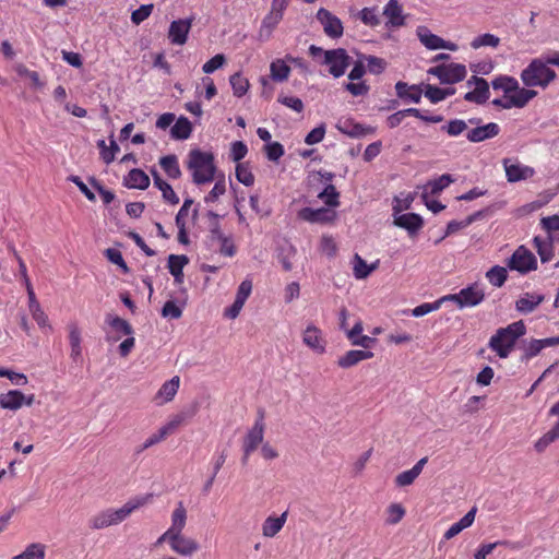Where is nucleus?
I'll return each mask as SVG.
<instances>
[{
    "mask_svg": "<svg viewBox=\"0 0 559 559\" xmlns=\"http://www.w3.org/2000/svg\"><path fill=\"white\" fill-rule=\"evenodd\" d=\"M526 332L523 321H516L506 328H500L489 340V348L500 358H507L513 350L516 341Z\"/></svg>",
    "mask_w": 559,
    "mask_h": 559,
    "instance_id": "nucleus-1",
    "label": "nucleus"
},
{
    "mask_svg": "<svg viewBox=\"0 0 559 559\" xmlns=\"http://www.w3.org/2000/svg\"><path fill=\"white\" fill-rule=\"evenodd\" d=\"M187 167L195 185L209 183L215 179L216 167L212 153L198 148L191 150L188 154Z\"/></svg>",
    "mask_w": 559,
    "mask_h": 559,
    "instance_id": "nucleus-2",
    "label": "nucleus"
},
{
    "mask_svg": "<svg viewBox=\"0 0 559 559\" xmlns=\"http://www.w3.org/2000/svg\"><path fill=\"white\" fill-rule=\"evenodd\" d=\"M555 79L556 72L540 58L532 60L521 73V80L527 87L546 88Z\"/></svg>",
    "mask_w": 559,
    "mask_h": 559,
    "instance_id": "nucleus-3",
    "label": "nucleus"
},
{
    "mask_svg": "<svg viewBox=\"0 0 559 559\" xmlns=\"http://www.w3.org/2000/svg\"><path fill=\"white\" fill-rule=\"evenodd\" d=\"M309 53L313 58L323 56L322 63L329 67V72L334 78L342 76L350 64V57L343 48L323 50L321 47L311 45Z\"/></svg>",
    "mask_w": 559,
    "mask_h": 559,
    "instance_id": "nucleus-4",
    "label": "nucleus"
},
{
    "mask_svg": "<svg viewBox=\"0 0 559 559\" xmlns=\"http://www.w3.org/2000/svg\"><path fill=\"white\" fill-rule=\"evenodd\" d=\"M205 243L209 249L227 258H233L237 253L233 237L225 235L219 224L216 223L210 226Z\"/></svg>",
    "mask_w": 559,
    "mask_h": 559,
    "instance_id": "nucleus-5",
    "label": "nucleus"
},
{
    "mask_svg": "<svg viewBox=\"0 0 559 559\" xmlns=\"http://www.w3.org/2000/svg\"><path fill=\"white\" fill-rule=\"evenodd\" d=\"M428 73L438 78L443 84H454L463 81L467 71L464 64L449 63L430 68Z\"/></svg>",
    "mask_w": 559,
    "mask_h": 559,
    "instance_id": "nucleus-6",
    "label": "nucleus"
},
{
    "mask_svg": "<svg viewBox=\"0 0 559 559\" xmlns=\"http://www.w3.org/2000/svg\"><path fill=\"white\" fill-rule=\"evenodd\" d=\"M264 411L260 409L253 426L251 427V429H249V431L243 438L242 451L247 455H250L258 449L260 444H262L264 439Z\"/></svg>",
    "mask_w": 559,
    "mask_h": 559,
    "instance_id": "nucleus-7",
    "label": "nucleus"
},
{
    "mask_svg": "<svg viewBox=\"0 0 559 559\" xmlns=\"http://www.w3.org/2000/svg\"><path fill=\"white\" fill-rule=\"evenodd\" d=\"M511 270L526 274L537 269L536 257L524 246H520L508 261Z\"/></svg>",
    "mask_w": 559,
    "mask_h": 559,
    "instance_id": "nucleus-8",
    "label": "nucleus"
},
{
    "mask_svg": "<svg viewBox=\"0 0 559 559\" xmlns=\"http://www.w3.org/2000/svg\"><path fill=\"white\" fill-rule=\"evenodd\" d=\"M187 519H188V512L187 509L183 506L182 501H179L176 504V508L171 512V524L170 526L157 538L156 544L160 545L163 544L166 538H169L171 536L182 534V531L185 530L187 525Z\"/></svg>",
    "mask_w": 559,
    "mask_h": 559,
    "instance_id": "nucleus-9",
    "label": "nucleus"
},
{
    "mask_svg": "<svg viewBox=\"0 0 559 559\" xmlns=\"http://www.w3.org/2000/svg\"><path fill=\"white\" fill-rule=\"evenodd\" d=\"M484 290L477 285L463 288L457 294L447 295V301H454L460 308L474 307L483 301Z\"/></svg>",
    "mask_w": 559,
    "mask_h": 559,
    "instance_id": "nucleus-10",
    "label": "nucleus"
},
{
    "mask_svg": "<svg viewBox=\"0 0 559 559\" xmlns=\"http://www.w3.org/2000/svg\"><path fill=\"white\" fill-rule=\"evenodd\" d=\"M394 224L406 229L409 234H414L423 227V218L415 213L401 214L403 207L400 205V198L394 199Z\"/></svg>",
    "mask_w": 559,
    "mask_h": 559,
    "instance_id": "nucleus-11",
    "label": "nucleus"
},
{
    "mask_svg": "<svg viewBox=\"0 0 559 559\" xmlns=\"http://www.w3.org/2000/svg\"><path fill=\"white\" fill-rule=\"evenodd\" d=\"M164 543H167L174 552L183 557H191L200 549V545L194 538L183 534L166 538Z\"/></svg>",
    "mask_w": 559,
    "mask_h": 559,
    "instance_id": "nucleus-12",
    "label": "nucleus"
},
{
    "mask_svg": "<svg viewBox=\"0 0 559 559\" xmlns=\"http://www.w3.org/2000/svg\"><path fill=\"white\" fill-rule=\"evenodd\" d=\"M417 37L420 43L430 50L448 49L456 51L457 45L452 41H447L438 35L432 34L426 26H418L416 29Z\"/></svg>",
    "mask_w": 559,
    "mask_h": 559,
    "instance_id": "nucleus-13",
    "label": "nucleus"
},
{
    "mask_svg": "<svg viewBox=\"0 0 559 559\" xmlns=\"http://www.w3.org/2000/svg\"><path fill=\"white\" fill-rule=\"evenodd\" d=\"M317 19L323 26L326 36L331 38H340L343 35L342 21L332 14L329 10L321 8L317 12Z\"/></svg>",
    "mask_w": 559,
    "mask_h": 559,
    "instance_id": "nucleus-14",
    "label": "nucleus"
},
{
    "mask_svg": "<svg viewBox=\"0 0 559 559\" xmlns=\"http://www.w3.org/2000/svg\"><path fill=\"white\" fill-rule=\"evenodd\" d=\"M506 177L509 182H518L532 178L535 174L534 168L523 165L511 158L503 159Z\"/></svg>",
    "mask_w": 559,
    "mask_h": 559,
    "instance_id": "nucleus-15",
    "label": "nucleus"
},
{
    "mask_svg": "<svg viewBox=\"0 0 559 559\" xmlns=\"http://www.w3.org/2000/svg\"><path fill=\"white\" fill-rule=\"evenodd\" d=\"M193 19H179L170 23L168 39L173 45L182 46L187 43Z\"/></svg>",
    "mask_w": 559,
    "mask_h": 559,
    "instance_id": "nucleus-16",
    "label": "nucleus"
},
{
    "mask_svg": "<svg viewBox=\"0 0 559 559\" xmlns=\"http://www.w3.org/2000/svg\"><path fill=\"white\" fill-rule=\"evenodd\" d=\"M302 343L316 354L325 352L326 342L322 331L313 324H309L302 332Z\"/></svg>",
    "mask_w": 559,
    "mask_h": 559,
    "instance_id": "nucleus-17",
    "label": "nucleus"
},
{
    "mask_svg": "<svg viewBox=\"0 0 559 559\" xmlns=\"http://www.w3.org/2000/svg\"><path fill=\"white\" fill-rule=\"evenodd\" d=\"M474 124L475 127L466 132V139L472 143H479L485 140L497 136L500 132V127L496 122H489L487 124Z\"/></svg>",
    "mask_w": 559,
    "mask_h": 559,
    "instance_id": "nucleus-18",
    "label": "nucleus"
},
{
    "mask_svg": "<svg viewBox=\"0 0 559 559\" xmlns=\"http://www.w3.org/2000/svg\"><path fill=\"white\" fill-rule=\"evenodd\" d=\"M336 129L350 138H361L372 134L374 129L356 122L352 118H341L336 123Z\"/></svg>",
    "mask_w": 559,
    "mask_h": 559,
    "instance_id": "nucleus-19",
    "label": "nucleus"
},
{
    "mask_svg": "<svg viewBox=\"0 0 559 559\" xmlns=\"http://www.w3.org/2000/svg\"><path fill=\"white\" fill-rule=\"evenodd\" d=\"M407 116H413L423 121L430 122V123H438L443 120L442 116L438 115L437 117H421V111L419 109L407 108V109L399 110V111L392 114L391 116H389L386 119V123H388L389 128H396L397 126L401 124L403 119Z\"/></svg>",
    "mask_w": 559,
    "mask_h": 559,
    "instance_id": "nucleus-20",
    "label": "nucleus"
},
{
    "mask_svg": "<svg viewBox=\"0 0 559 559\" xmlns=\"http://www.w3.org/2000/svg\"><path fill=\"white\" fill-rule=\"evenodd\" d=\"M34 402V395L25 396L21 391L11 390L8 393L0 395V407L4 409L15 411L19 409L23 404L32 405Z\"/></svg>",
    "mask_w": 559,
    "mask_h": 559,
    "instance_id": "nucleus-21",
    "label": "nucleus"
},
{
    "mask_svg": "<svg viewBox=\"0 0 559 559\" xmlns=\"http://www.w3.org/2000/svg\"><path fill=\"white\" fill-rule=\"evenodd\" d=\"M298 217L309 223H329L335 217V213L332 210L320 207L311 209L304 207L298 212Z\"/></svg>",
    "mask_w": 559,
    "mask_h": 559,
    "instance_id": "nucleus-22",
    "label": "nucleus"
},
{
    "mask_svg": "<svg viewBox=\"0 0 559 559\" xmlns=\"http://www.w3.org/2000/svg\"><path fill=\"white\" fill-rule=\"evenodd\" d=\"M198 411L197 405H193L191 409L182 412L176 415L169 423L165 426L160 427L155 435L160 440H165L170 433H173L180 425H182L188 418H191L195 415Z\"/></svg>",
    "mask_w": 559,
    "mask_h": 559,
    "instance_id": "nucleus-23",
    "label": "nucleus"
},
{
    "mask_svg": "<svg viewBox=\"0 0 559 559\" xmlns=\"http://www.w3.org/2000/svg\"><path fill=\"white\" fill-rule=\"evenodd\" d=\"M198 411L197 405H193L191 409L182 412L176 415L169 423L165 426L160 427L155 435L160 440H165L170 433H173L180 425H182L188 418H191L195 415Z\"/></svg>",
    "mask_w": 559,
    "mask_h": 559,
    "instance_id": "nucleus-24",
    "label": "nucleus"
},
{
    "mask_svg": "<svg viewBox=\"0 0 559 559\" xmlns=\"http://www.w3.org/2000/svg\"><path fill=\"white\" fill-rule=\"evenodd\" d=\"M151 496H141L129 499L121 508L114 509L117 523L124 521L132 512L146 504Z\"/></svg>",
    "mask_w": 559,
    "mask_h": 559,
    "instance_id": "nucleus-25",
    "label": "nucleus"
},
{
    "mask_svg": "<svg viewBox=\"0 0 559 559\" xmlns=\"http://www.w3.org/2000/svg\"><path fill=\"white\" fill-rule=\"evenodd\" d=\"M383 15L388 19V25L401 27L405 24L402 5L397 0H389L383 9Z\"/></svg>",
    "mask_w": 559,
    "mask_h": 559,
    "instance_id": "nucleus-26",
    "label": "nucleus"
},
{
    "mask_svg": "<svg viewBox=\"0 0 559 559\" xmlns=\"http://www.w3.org/2000/svg\"><path fill=\"white\" fill-rule=\"evenodd\" d=\"M559 237L557 236H547L546 239H543L538 236L534 237L533 242L534 247L537 250V253L540 257V261L546 263L550 261L554 257L552 245L555 241H558Z\"/></svg>",
    "mask_w": 559,
    "mask_h": 559,
    "instance_id": "nucleus-27",
    "label": "nucleus"
},
{
    "mask_svg": "<svg viewBox=\"0 0 559 559\" xmlns=\"http://www.w3.org/2000/svg\"><path fill=\"white\" fill-rule=\"evenodd\" d=\"M373 357V353L370 350L364 349H352L346 352L343 356H341L337 360V365L341 368H350L358 362L370 359Z\"/></svg>",
    "mask_w": 559,
    "mask_h": 559,
    "instance_id": "nucleus-28",
    "label": "nucleus"
},
{
    "mask_svg": "<svg viewBox=\"0 0 559 559\" xmlns=\"http://www.w3.org/2000/svg\"><path fill=\"white\" fill-rule=\"evenodd\" d=\"M427 461H428L427 457H423L411 469L400 473L395 477L396 486L397 487H406V486L412 485L415 481V479L423 472V468L426 465Z\"/></svg>",
    "mask_w": 559,
    "mask_h": 559,
    "instance_id": "nucleus-29",
    "label": "nucleus"
},
{
    "mask_svg": "<svg viewBox=\"0 0 559 559\" xmlns=\"http://www.w3.org/2000/svg\"><path fill=\"white\" fill-rule=\"evenodd\" d=\"M543 301V295L525 293L516 300L515 308L519 312L527 314L533 312Z\"/></svg>",
    "mask_w": 559,
    "mask_h": 559,
    "instance_id": "nucleus-30",
    "label": "nucleus"
},
{
    "mask_svg": "<svg viewBox=\"0 0 559 559\" xmlns=\"http://www.w3.org/2000/svg\"><path fill=\"white\" fill-rule=\"evenodd\" d=\"M479 118H471L467 121L463 119H452L447 124L441 127V130L444 131L449 136H459L463 134L465 131L467 132L468 126L476 124L480 122Z\"/></svg>",
    "mask_w": 559,
    "mask_h": 559,
    "instance_id": "nucleus-31",
    "label": "nucleus"
},
{
    "mask_svg": "<svg viewBox=\"0 0 559 559\" xmlns=\"http://www.w3.org/2000/svg\"><path fill=\"white\" fill-rule=\"evenodd\" d=\"M537 95V92L530 88L520 87L518 84L516 90L508 95L512 108H523L531 99Z\"/></svg>",
    "mask_w": 559,
    "mask_h": 559,
    "instance_id": "nucleus-32",
    "label": "nucleus"
},
{
    "mask_svg": "<svg viewBox=\"0 0 559 559\" xmlns=\"http://www.w3.org/2000/svg\"><path fill=\"white\" fill-rule=\"evenodd\" d=\"M287 519V512L280 516H267L262 524V534L264 537L272 538L281 532Z\"/></svg>",
    "mask_w": 559,
    "mask_h": 559,
    "instance_id": "nucleus-33",
    "label": "nucleus"
},
{
    "mask_svg": "<svg viewBox=\"0 0 559 559\" xmlns=\"http://www.w3.org/2000/svg\"><path fill=\"white\" fill-rule=\"evenodd\" d=\"M476 512L477 509L474 507L459 522L452 524L444 533V539L449 540L459 535L463 530L469 527L475 521Z\"/></svg>",
    "mask_w": 559,
    "mask_h": 559,
    "instance_id": "nucleus-34",
    "label": "nucleus"
},
{
    "mask_svg": "<svg viewBox=\"0 0 559 559\" xmlns=\"http://www.w3.org/2000/svg\"><path fill=\"white\" fill-rule=\"evenodd\" d=\"M453 182V179L450 175H442L437 179L428 181L424 186V190L421 193L423 199L429 198V195H435L440 193L443 189L449 187L450 183Z\"/></svg>",
    "mask_w": 559,
    "mask_h": 559,
    "instance_id": "nucleus-35",
    "label": "nucleus"
},
{
    "mask_svg": "<svg viewBox=\"0 0 559 559\" xmlns=\"http://www.w3.org/2000/svg\"><path fill=\"white\" fill-rule=\"evenodd\" d=\"M282 19H283L282 15L270 11L264 16V19H263V21L261 23V26H260V29H259V38L261 40L270 39L273 31L276 28V26L282 21Z\"/></svg>",
    "mask_w": 559,
    "mask_h": 559,
    "instance_id": "nucleus-36",
    "label": "nucleus"
},
{
    "mask_svg": "<svg viewBox=\"0 0 559 559\" xmlns=\"http://www.w3.org/2000/svg\"><path fill=\"white\" fill-rule=\"evenodd\" d=\"M114 509H106L90 520V526L93 530H103L108 526L117 525Z\"/></svg>",
    "mask_w": 559,
    "mask_h": 559,
    "instance_id": "nucleus-37",
    "label": "nucleus"
},
{
    "mask_svg": "<svg viewBox=\"0 0 559 559\" xmlns=\"http://www.w3.org/2000/svg\"><path fill=\"white\" fill-rule=\"evenodd\" d=\"M193 127L190 120L180 116L170 129V135L175 140H187L192 133Z\"/></svg>",
    "mask_w": 559,
    "mask_h": 559,
    "instance_id": "nucleus-38",
    "label": "nucleus"
},
{
    "mask_svg": "<svg viewBox=\"0 0 559 559\" xmlns=\"http://www.w3.org/2000/svg\"><path fill=\"white\" fill-rule=\"evenodd\" d=\"M180 385V378L178 376L173 377L170 380L166 381L158 392L156 393L155 399L160 400L159 403H165L171 401L176 393L178 392Z\"/></svg>",
    "mask_w": 559,
    "mask_h": 559,
    "instance_id": "nucleus-39",
    "label": "nucleus"
},
{
    "mask_svg": "<svg viewBox=\"0 0 559 559\" xmlns=\"http://www.w3.org/2000/svg\"><path fill=\"white\" fill-rule=\"evenodd\" d=\"M124 183L128 188L144 190L150 186V178L143 170L135 168L129 171Z\"/></svg>",
    "mask_w": 559,
    "mask_h": 559,
    "instance_id": "nucleus-40",
    "label": "nucleus"
},
{
    "mask_svg": "<svg viewBox=\"0 0 559 559\" xmlns=\"http://www.w3.org/2000/svg\"><path fill=\"white\" fill-rule=\"evenodd\" d=\"M480 84L475 86V88L471 92H467L464 95V99L469 103H475L478 105L485 104L490 96L489 85L487 81H480Z\"/></svg>",
    "mask_w": 559,
    "mask_h": 559,
    "instance_id": "nucleus-41",
    "label": "nucleus"
},
{
    "mask_svg": "<svg viewBox=\"0 0 559 559\" xmlns=\"http://www.w3.org/2000/svg\"><path fill=\"white\" fill-rule=\"evenodd\" d=\"M396 94L400 98L407 99L413 103H419L421 98V90L415 85L409 86L405 82L395 84Z\"/></svg>",
    "mask_w": 559,
    "mask_h": 559,
    "instance_id": "nucleus-42",
    "label": "nucleus"
},
{
    "mask_svg": "<svg viewBox=\"0 0 559 559\" xmlns=\"http://www.w3.org/2000/svg\"><path fill=\"white\" fill-rule=\"evenodd\" d=\"M188 263L186 255L170 254L168 257V270L169 273L175 277L177 283H181L183 278V266Z\"/></svg>",
    "mask_w": 559,
    "mask_h": 559,
    "instance_id": "nucleus-43",
    "label": "nucleus"
},
{
    "mask_svg": "<svg viewBox=\"0 0 559 559\" xmlns=\"http://www.w3.org/2000/svg\"><path fill=\"white\" fill-rule=\"evenodd\" d=\"M290 68L283 59H276L270 64V75L275 82H284L289 78Z\"/></svg>",
    "mask_w": 559,
    "mask_h": 559,
    "instance_id": "nucleus-44",
    "label": "nucleus"
},
{
    "mask_svg": "<svg viewBox=\"0 0 559 559\" xmlns=\"http://www.w3.org/2000/svg\"><path fill=\"white\" fill-rule=\"evenodd\" d=\"M154 176V186L160 190L163 194V199L165 202L176 205L179 203V198L176 192L173 190L171 186L163 180L157 173H153Z\"/></svg>",
    "mask_w": 559,
    "mask_h": 559,
    "instance_id": "nucleus-45",
    "label": "nucleus"
},
{
    "mask_svg": "<svg viewBox=\"0 0 559 559\" xmlns=\"http://www.w3.org/2000/svg\"><path fill=\"white\" fill-rule=\"evenodd\" d=\"M69 341L71 346L70 356L74 361H79L82 358V347H81V332L80 329L72 324L69 326Z\"/></svg>",
    "mask_w": 559,
    "mask_h": 559,
    "instance_id": "nucleus-46",
    "label": "nucleus"
},
{
    "mask_svg": "<svg viewBox=\"0 0 559 559\" xmlns=\"http://www.w3.org/2000/svg\"><path fill=\"white\" fill-rule=\"evenodd\" d=\"M46 546L40 543H32L19 555L11 559H45Z\"/></svg>",
    "mask_w": 559,
    "mask_h": 559,
    "instance_id": "nucleus-47",
    "label": "nucleus"
},
{
    "mask_svg": "<svg viewBox=\"0 0 559 559\" xmlns=\"http://www.w3.org/2000/svg\"><path fill=\"white\" fill-rule=\"evenodd\" d=\"M159 165L169 178L178 179L181 176V170L176 155L162 157Z\"/></svg>",
    "mask_w": 559,
    "mask_h": 559,
    "instance_id": "nucleus-48",
    "label": "nucleus"
},
{
    "mask_svg": "<svg viewBox=\"0 0 559 559\" xmlns=\"http://www.w3.org/2000/svg\"><path fill=\"white\" fill-rule=\"evenodd\" d=\"M499 44L500 38L498 36L490 33H486L474 37L473 40L471 41V47L473 49H479L483 47L497 48Z\"/></svg>",
    "mask_w": 559,
    "mask_h": 559,
    "instance_id": "nucleus-49",
    "label": "nucleus"
},
{
    "mask_svg": "<svg viewBox=\"0 0 559 559\" xmlns=\"http://www.w3.org/2000/svg\"><path fill=\"white\" fill-rule=\"evenodd\" d=\"M491 85L493 90H501L504 95H509L512 90L518 88V81L512 76L500 75L491 82Z\"/></svg>",
    "mask_w": 559,
    "mask_h": 559,
    "instance_id": "nucleus-50",
    "label": "nucleus"
},
{
    "mask_svg": "<svg viewBox=\"0 0 559 559\" xmlns=\"http://www.w3.org/2000/svg\"><path fill=\"white\" fill-rule=\"evenodd\" d=\"M444 302H447L445 296L439 298L433 302L421 304L412 310V316L416 318L424 317L430 312L439 310Z\"/></svg>",
    "mask_w": 559,
    "mask_h": 559,
    "instance_id": "nucleus-51",
    "label": "nucleus"
},
{
    "mask_svg": "<svg viewBox=\"0 0 559 559\" xmlns=\"http://www.w3.org/2000/svg\"><path fill=\"white\" fill-rule=\"evenodd\" d=\"M106 322L117 332H121L124 335H132L133 329L131 324L117 316L108 313L106 316Z\"/></svg>",
    "mask_w": 559,
    "mask_h": 559,
    "instance_id": "nucleus-52",
    "label": "nucleus"
},
{
    "mask_svg": "<svg viewBox=\"0 0 559 559\" xmlns=\"http://www.w3.org/2000/svg\"><path fill=\"white\" fill-rule=\"evenodd\" d=\"M507 269L499 265L492 266L486 273V277L489 283L496 287H501L507 281Z\"/></svg>",
    "mask_w": 559,
    "mask_h": 559,
    "instance_id": "nucleus-53",
    "label": "nucleus"
},
{
    "mask_svg": "<svg viewBox=\"0 0 559 559\" xmlns=\"http://www.w3.org/2000/svg\"><path fill=\"white\" fill-rule=\"evenodd\" d=\"M229 82L235 96L242 97L248 92L249 81L240 73L233 74Z\"/></svg>",
    "mask_w": 559,
    "mask_h": 559,
    "instance_id": "nucleus-54",
    "label": "nucleus"
},
{
    "mask_svg": "<svg viewBox=\"0 0 559 559\" xmlns=\"http://www.w3.org/2000/svg\"><path fill=\"white\" fill-rule=\"evenodd\" d=\"M377 265L371 264L368 265L365 260H362L358 254L355 255L354 262V276L357 280H364L369 276V274L376 270Z\"/></svg>",
    "mask_w": 559,
    "mask_h": 559,
    "instance_id": "nucleus-55",
    "label": "nucleus"
},
{
    "mask_svg": "<svg viewBox=\"0 0 559 559\" xmlns=\"http://www.w3.org/2000/svg\"><path fill=\"white\" fill-rule=\"evenodd\" d=\"M318 198L330 207H336L340 205V193L333 185H328L324 190L318 194Z\"/></svg>",
    "mask_w": 559,
    "mask_h": 559,
    "instance_id": "nucleus-56",
    "label": "nucleus"
},
{
    "mask_svg": "<svg viewBox=\"0 0 559 559\" xmlns=\"http://www.w3.org/2000/svg\"><path fill=\"white\" fill-rule=\"evenodd\" d=\"M364 62L368 71L372 74H380L386 68V62L384 59L376 57V56H361Z\"/></svg>",
    "mask_w": 559,
    "mask_h": 559,
    "instance_id": "nucleus-57",
    "label": "nucleus"
},
{
    "mask_svg": "<svg viewBox=\"0 0 559 559\" xmlns=\"http://www.w3.org/2000/svg\"><path fill=\"white\" fill-rule=\"evenodd\" d=\"M559 438V428H552L540 437L536 443L535 449L537 452H543L550 443Z\"/></svg>",
    "mask_w": 559,
    "mask_h": 559,
    "instance_id": "nucleus-58",
    "label": "nucleus"
},
{
    "mask_svg": "<svg viewBox=\"0 0 559 559\" xmlns=\"http://www.w3.org/2000/svg\"><path fill=\"white\" fill-rule=\"evenodd\" d=\"M559 438V428H552L540 437L536 443L535 449L537 452H543L550 443Z\"/></svg>",
    "mask_w": 559,
    "mask_h": 559,
    "instance_id": "nucleus-59",
    "label": "nucleus"
},
{
    "mask_svg": "<svg viewBox=\"0 0 559 559\" xmlns=\"http://www.w3.org/2000/svg\"><path fill=\"white\" fill-rule=\"evenodd\" d=\"M386 512V523L391 525L397 524L405 515V509L400 503L390 504Z\"/></svg>",
    "mask_w": 559,
    "mask_h": 559,
    "instance_id": "nucleus-60",
    "label": "nucleus"
},
{
    "mask_svg": "<svg viewBox=\"0 0 559 559\" xmlns=\"http://www.w3.org/2000/svg\"><path fill=\"white\" fill-rule=\"evenodd\" d=\"M236 178L239 182L243 183L247 187H250L254 182V176L249 169V167L245 164H238L236 167Z\"/></svg>",
    "mask_w": 559,
    "mask_h": 559,
    "instance_id": "nucleus-61",
    "label": "nucleus"
},
{
    "mask_svg": "<svg viewBox=\"0 0 559 559\" xmlns=\"http://www.w3.org/2000/svg\"><path fill=\"white\" fill-rule=\"evenodd\" d=\"M105 255L111 263L118 265L123 273L129 272V267L123 260L122 253L118 249L108 248L105 251Z\"/></svg>",
    "mask_w": 559,
    "mask_h": 559,
    "instance_id": "nucleus-62",
    "label": "nucleus"
},
{
    "mask_svg": "<svg viewBox=\"0 0 559 559\" xmlns=\"http://www.w3.org/2000/svg\"><path fill=\"white\" fill-rule=\"evenodd\" d=\"M359 17L361 22L368 26H377L380 24L376 8H364L359 13Z\"/></svg>",
    "mask_w": 559,
    "mask_h": 559,
    "instance_id": "nucleus-63",
    "label": "nucleus"
},
{
    "mask_svg": "<svg viewBox=\"0 0 559 559\" xmlns=\"http://www.w3.org/2000/svg\"><path fill=\"white\" fill-rule=\"evenodd\" d=\"M542 227L547 231V236H556L555 231H559V216L551 215L540 219Z\"/></svg>",
    "mask_w": 559,
    "mask_h": 559,
    "instance_id": "nucleus-64",
    "label": "nucleus"
}]
</instances>
